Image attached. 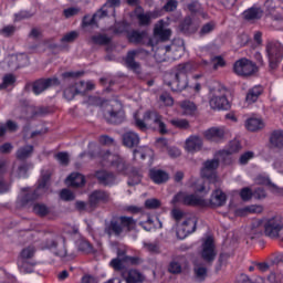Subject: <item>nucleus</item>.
<instances>
[{
	"mask_svg": "<svg viewBox=\"0 0 283 283\" xmlns=\"http://www.w3.org/2000/svg\"><path fill=\"white\" fill-rule=\"evenodd\" d=\"M104 118L109 125H120L125 123V111L118 102H115L104 111Z\"/></svg>",
	"mask_w": 283,
	"mask_h": 283,
	"instance_id": "39448f33",
	"label": "nucleus"
},
{
	"mask_svg": "<svg viewBox=\"0 0 283 283\" xmlns=\"http://www.w3.org/2000/svg\"><path fill=\"white\" fill-rule=\"evenodd\" d=\"M56 85H61L59 77L40 78L33 83L32 90L34 94L39 95Z\"/></svg>",
	"mask_w": 283,
	"mask_h": 283,
	"instance_id": "ddd939ff",
	"label": "nucleus"
},
{
	"mask_svg": "<svg viewBox=\"0 0 283 283\" xmlns=\"http://www.w3.org/2000/svg\"><path fill=\"white\" fill-rule=\"evenodd\" d=\"M242 149V146L240 145V142L238 140H232L229 144L228 149L223 150L226 156H231L232 154H238Z\"/></svg>",
	"mask_w": 283,
	"mask_h": 283,
	"instance_id": "49530a36",
	"label": "nucleus"
},
{
	"mask_svg": "<svg viewBox=\"0 0 283 283\" xmlns=\"http://www.w3.org/2000/svg\"><path fill=\"white\" fill-rule=\"evenodd\" d=\"M123 262H125L119 258L113 259L109 263V265L112 266V269H114V271H123V269H125V265H123Z\"/></svg>",
	"mask_w": 283,
	"mask_h": 283,
	"instance_id": "e2e57ef3",
	"label": "nucleus"
},
{
	"mask_svg": "<svg viewBox=\"0 0 283 283\" xmlns=\"http://www.w3.org/2000/svg\"><path fill=\"white\" fill-rule=\"evenodd\" d=\"M219 167V159L214 158L206 160L201 168V178H206L207 180H209L210 185H214V187H220V177H218V172H216Z\"/></svg>",
	"mask_w": 283,
	"mask_h": 283,
	"instance_id": "20e7f679",
	"label": "nucleus"
},
{
	"mask_svg": "<svg viewBox=\"0 0 283 283\" xmlns=\"http://www.w3.org/2000/svg\"><path fill=\"white\" fill-rule=\"evenodd\" d=\"M56 160H59L60 165H63L66 167V165H70V155L65 151L57 153L55 155Z\"/></svg>",
	"mask_w": 283,
	"mask_h": 283,
	"instance_id": "052dcab7",
	"label": "nucleus"
},
{
	"mask_svg": "<svg viewBox=\"0 0 283 283\" xmlns=\"http://www.w3.org/2000/svg\"><path fill=\"white\" fill-rule=\"evenodd\" d=\"M140 180H143V171L138 168H133L130 172V179L128 180L129 187H134V185H140Z\"/></svg>",
	"mask_w": 283,
	"mask_h": 283,
	"instance_id": "58836bf2",
	"label": "nucleus"
},
{
	"mask_svg": "<svg viewBox=\"0 0 283 283\" xmlns=\"http://www.w3.org/2000/svg\"><path fill=\"white\" fill-rule=\"evenodd\" d=\"M96 18L90 17V15H84L82 20V28H90V25H96Z\"/></svg>",
	"mask_w": 283,
	"mask_h": 283,
	"instance_id": "69168bd1",
	"label": "nucleus"
},
{
	"mask_svg": "<svg viewBox=\"0 0 283 283\" xmlns=\"http://www.w3.org/2000/svg\"><path fill=\"white\" fill-rule=\"evenodd\" d=\"M17 266L20 273H24V274L34 273L36 261L17 260Z\"/></svg>",
	"mask_w": 283,
	"mask_h": 283,
	"instance_id": "c756f323",
	"label": "nucleus"
},
{
	"mask_svg": "<svg viewBox=\"0 0 283 283\" xmlns=\"http://www.w3.org/2000/svg\"><path fill=\"white\" fill-rule=\"evenodd\" d=\"M140 54V50H132L128 51L125 57V65L128 70H132L135 74H143V66L139 62H136L138 55Z\"/></svg>",
	"mask_w": 283,
	"mask_h": 283,
	"instance_id": "2eb2a0df",
	"label": "nucleus"
},
{
	"mask_svg": "<svg viewBox=\"0 0 283 283\" xmlns=\"http://www.w3.org/2000/svg\"><path fill=\"white\" fill-rule=\"evenodd\" d=\"M240 197L243 202H249V200L253 198V190H251L249 187L242 188L240 191Z\"/></svg>",
	"mask_w": 283,
	"mask_h": 283,
	"instance_id": "bf43d9fd",
	"label": "nucleus"
},
{
	"mask_svg": "<svg viewBox=\"0 0 283 283\" xmlns=\"http://www.w3.org/2000/svg\"><path fill=\"white\" fill-rule=\"evenodd\" d=\"M147 38V32L145 31H132L130 33H128V41L130 43H135L136 45L143 43V40H145Z\"/></svg>",
	"mask_w": 283,
	"mask_h": 283,
	"instance_id": "4c0bfd02",
	"label": "nucleus"
},
{
	"mask_svg": "<svg viewBox=\"0 0 283 283\" xmlns=\"http://www.w3.org/2000/svg\"><path fill=\"white\" fill-rule=\"evenodd\" d=\"M283 281V274L280 272H271L268 275V282L270 283H282Z\"/></svg>",
	"mask_w": 283,
	"mask_h": 283,
	"instance_id": "680f3d73",
	"label": "nucleus"
},
{
	"mask_svg": "<svg viewBox=\"0 0 283 283\" xmlns=\"http://www.w3.org/2000/svg\"><path fill=\"white\" fill-rule=\"evenodd\" d=\"M192 271H193L195 282H205L207 280V275L209 274V271L207 270V265L198 261L193 263Z\"/></svg>",
	"mask_w": 283,
	"mask_h": 283,
	"instance_id": "412c9836",
	"label": "nucleus"
},
{
	"mask_svg": "<svg viewBox=\"0 0 283 283\" xmlns=\"http://www.w3.org/2000/svg\"><path fill=\"white\" fill-rule=\"evenodd\" d=\"M146 209H159L160 200L158 199H148L145 201Z\"/></svg>",
	"mask_w": 283,
	"mask_h": 283,
	"instance_id": "774afa93",
	"label": "nucleus"
},
{
	"mask_svg": "<svg viewBox=\"0 0 283 283\" xmlns=\"http://www.w3.org/2000/svg\"><path fill=\"white\" fill-rule=\"evenodd\" d=\"M80 33L78 31H71L61 39V43H74L76 39H78Z\"/></svg>",
	"mask_w": 283,
	"mask_h": 283,
	"instance_id": "09e8293b",
	"label": "nucleus"
},
{
	"mask_svg": "<svg viewBox=\"0 0 283 283\" xmlns=\"http://www.w3.org/2000/svg\"><path fill=\"white\" fill-rule=\"evenodd\" d=\"M33 212L40 218H45V216H50V209L44 203H34Z\"/></svg>",
	"mask_w": 283,
	"mask_h": 283,
	"instance_id": "a19ab883",
	"label": "nucleus"
},
{
	"mask_svg": "<svg viewBox=\"0 0 283 283\" xmlns=\"http://www.w3.org/2000/svg\"><path fill=\"white\" fill-rule=\"evenodd\" d=\"M264 233L268 238H277L280 231L283 229L282 216H275L265 221L263 224Z\"/></svg>",
	"mask_w": 283,
	"mask_h": 283,
	"instance_id": "6e6552de",
	"label": "nucleus"
},
{
	"mask_svg": "<svg viewBox=\"0 0 283 283\" xmlns=\"http://www.w3.org/2000/svg\"><path fill=\"white\" fill-rule=\"evenodd\" d=\"M140 137L138 134L129 130L123 134V145L128 148L138 147Z\"/></svg>",
	"mask_w": 283,
	"mask_h": 283,
	"instance_id": "393cba45",
	"label": "nucleus"
},
{
	"mask_svg": "<svg viewBox=\"0 0 283 283\" xmlns=\"http://www.w3.org/2000/svg\"><path fill=\"white\" fill-rule=\"evenodd\" d=\"M216 244L213 243V238L208 237L202 243L201 258L207 264H211L216 260Z\"/></svg>",
	"mask_w": 283,
	"mask_h": 283,
	"instance_id": "f8f14e48",
	"label": "nucleus"
},
{
	"mask_svg": "<svg viewBox=\"0 0 283 283\" xmlns=\"http://www.w3.org/2000/svg\"><path fill=\"white\" fill-rule=\"evenodd\" d=\"M179 106L182 111L184 116H193L198 112V106L189 99L179 102Z\"/></svg>",
	"mask_w": 283,
	"mask_h": 283,
	"instance_id": "c85d7f7f",
	"label": "nucleus"
},
{
	"mask_svg": "<svg viewBox=\"0 0 283 283\" xmlns=\"http://www.w3.org/2000/svg\"><path fill=\"white\" fill-rule=\"evenodd\" d=\"M136 219L133 217L122 216L111 221H105L104 223V233L112 238H120L123 233H130L136 229Z\"/></svg>",
	"mask_w": 283,
	"mask_h": 283,
	"instance_id": "f03ea898",
	"label": "nucleus"
},
{
	"mask_svg": "<svg viewBox=\"0 0 283 283\" xmlns=\"http://www.w3.org/2000/svg\"><path fill=\"white\" fill-rule=\"evenodd\" d=\"M78 14H81V8L78 7H71L63 10V17H65V19H72V17H76Z\"/></svg>",
	"mask_w": 283,
	"mask_h": 283,
	"instance_id": "8fccbe9b",
	"label": "nucleus"
},
{
	"mask_svg": "<svg viewBox=\"0 0 283 283\" xmlns=\"http://www.w3.org/2000/svg\"><path fill=\"white\" fill-rule=\"evenodd\" d=\"M145 123H150V125H157L159 133L167 134V125L163 123V115L158 114L156 111H146L144 113Z\"/></svg>",
	"mask_w": 283,
	"mask_h": 283,
	"instance_id": "4468645a",
	"label": "nucleus"
},
{
	"mask_svg": "<svg viewBox=\"0 0 283 283\" xmlns=\"http://www.w3.org/2000/svg\"><path fill=\"white\" fill-rule=\"evenodd\" d=\"M125 280L126 283H139L143 282V274L136 270H129Z\"/></svg>",
	"mask_w": 283,
	"mask_h": 283,
	"instance_id": "ea45409f",
	"label": "nucleus"
},
{
	"mask_svg": "<svg viewBox=\"0 0 283 283\" xmlns=\"http://www.w3.org/2000/svg\"><path fill=\"white\" fill-rule=\"evenodd\" d=\"M233 72L238 76H251L252 74H255V72H258V66L249 59L243 57L234 63Z\"/></svg>",
	"mask_w": 283,
	"mask_h": 283,
	"instance_id": "0eeeda50",
	"label": "nucleus"
},
{
	"mask_svg": "<svg viewBox=\"0 0 283 283\" xmlns=\"http://www.w3.org/2000/svg\"><path fill=\"white\" fill-rule=\"evenodd\" d=\"M148 176L155 185H165L169 180V172L163 169L151 168Z\"/></svg>",
	"mask_w": 283,
	"mask_h": 283,
	"instance_id": "6ab92c4d",
	"label": "nucleus"
},
{
	"mask_svg": "<svg viewBox=\"0 0 283 283\" xmlns=\"http://www.w3.org/2000/svg\"><path fill=\"white\" fill-rule=\"evenodd\" d=\"M197 224L198 220L196 219V217L190 216L186 218L180 224H178L177 238H179V240H185L187 235H191V233H195Z\"/></svg>",
	"mask_w": 283,
	"mask_h": 283,
	"instance_id": "9d476101",
	"label": "nucleus"
},
{
	"mask_svg": "<svg viewBox=\"0 0 283 283\" xmlns=\"http://www.w3.org/2000/svg\"><path fill=\"white\" fill-rule=\"evenodd\" d=\"M77 249L82 253H94V247L87 240L77 241Z\"/></svg>",
	"mask_w": 283,
	"mask_h": 283,
	"instance_id": "a18cd8bd",
	"label": "nucleus"
},
{
	"mask_svg": "<svg viewBox=\"0 0 283 283\" xmlns=\"http://www.w3.org/2000/svg\"><path fill=\"white\" fill-rule=\"evenodd\" d=\"M144 249L153 255H158L160 253V242H144Z\"/></svg>",
	"mask_w": 283,
	"mask_h": 283,
	"instance_id": "79ce46f5",
	"label": "nucleus"
},
{
	"mask_svg": "<svg viewBox=\"0 0 283 283\" xmlns=\"http://www.w3.org/2000/svg\"><path fill=\"white\" fill-rule=\"evenodd\" d=\"M171 125L174 127H177L178 129H189V120L187 119H172L170 120Z\"/></svg>",
	"mask_w": 283,
	"mask_h": 283,
	"instance_id": "13d9d810",
	"label": "nucleus"
},
{
	"mask_svg": "<svg viewBox=\"0 0 283 283\" xmlns=\"http://www.w3.org/2000/svg\"><path fill=\"white\" fill-rule=\"evenodd\" d=\"M66 180L71 187H83L85 185V176L78 172H72Z\"/></svg>",
	"mask_w": 283,
	"mask_h": 283,
	"instance_id": "f704fd0d",
	"label": "nucleus"
},
{
	"mask_svg": "<svg viewBox=\"0 0 283 283\" xmlns=\"http://www.w3.org/2000/svg\"><path fill=\"white\" fill-rule=\"evenodd\" d=\"M268 59L270 61L271 70H275L277 67V63L282 61L283 57V45L280 42H270L265 48Z\"/></svg>",
	"mask_w": 283,
	"mask_h": 283,
	"instance_id": "423d86ee",
	"label": "nucleus"
},
{
	"mask_svg": "<svg viewBox=\"0 0 283 283\" xmlns=\"http://www.w3.org/2000/svg\"><path fill=\"white\" fill-rule=\"evenodd\" d=\"M139 227L143 228L145 231H151L153 229H158L156 223H154V219H151V217H148L146 221H140Z\"/></svg>",
	"mask_w": 283,
	"mask_h": 283,
	"instance_id": "864d4df0",
	"label": "nucleus"
},
{
	"mask_svg": "<svg viewBox=\"0 0 283 283\" xmlns=\"http://www.w3.org/2000/svg\"><path fill=\"white\" fill-rule=\"evenodd\" d=\"M15 32L17 27L14 25H7L0 30V34L6 38L14 35Z\"/></svg>",
	"mask_w": 283,
	"mask_h": 283,
	"instance_id": "0e129e2a",
	"label": "nucleus"
},
{
	"mask_svg": "<svg viewBox=\"0 0 283 283\" xmlns=\"http://www.w3.org/2000/svg\"><path fill=\"white\" fill-rule=\"evenodd\" d=\"M203 136L207 138V140H211L212 143H220V140L224 138V130L219 127H212L207 129L203 133Z\"/></svg>",
	"mask_w": 283,
	"mask_h": 283,
	"instance_id": "b1692460",
	"label": "nucleus"
},
{
	"mask_svg": "<svg viewBox=\"0 0 283 283\" xmlns=\"http://www.w3.org/2000/svg\"><path fill=\"white\" fill-rule=\"evenodd\" d=\"M95 177L97 178L99 185H104L105 187H107V185H114V180H116V176L106 170L97 171Z\"/></svg>",
	"mask_w": 283,
	"mask_h": 283,
	"instance_id": "bb28decb",
	"label": "nucleus"
},
{
	"mask_svg": "<svg viewBox=\"0 0 283 283\" xmlns=\"http://www.w3.org/2000/svg\"><path fill=\"white\" fill-rule=\"evenodd\" d=\"M181 45L178 48L176 44L171 45H166L161 49H158V52H175V57L174 59H180L182 54H185V42L180 41Z\"/></svg>",
	"mask_w": 283,
	"mask_h": 283,
	"instance_id": "7c9ffc66",
	"label": "nucleus"
},
{
	"mask_svg": "<svg viewBox=\"0 0 283 283\" xmlns=\"http://www.w3.org/2000/svg\"><path fill=\"white\" fill-rule=\"evenodd\" d=\"M99 158H102L104 165H112V167H114V169H116V171L119 174L127 169L125 160L116 155L111 154L109 150H101Z\"/></svg>",
	"mask_w": 283,
	"mask_h": 283,
	"instance_id": "1a4fd4ad",
	"label": "nucleus"
},
{
	"mask_svg": "<svg viewBox=\"0 0 283 283\" xmlns=\"http://www.w3.org/2000/svg\"><path fill=\"white\" fill-rule=\"evenodd\" d=\"M155 36H158L160 41H169V36H171V31L169 29H165L163 24L156 25L154 29Z\"/></svg>",
	"mask_w": 283,
	"mask_h": 283,
	"instance_id": "c9c22d12",
	"label": "nucleus"
},
{
	"mask_svg": "<svg viewBox=\"0 0 283 283\" xmlns=\"http://www.w3.org/2000/svg\"><path fill=\"white\" fill-rule=\"evenodd\" d=\"M11 61H17L18 67H25V65H30V57H28V55L23 53L11 55Z\"/></svg>",
	"mask_w": 283,
	"mask_h": 283,
	"instance_id": "37998d69",
	"label": "nucleus"
},
{
	"mask_svg": "<svg viewBox=\"0 0 283 283\" xmlns=\"http://www.w3.org/2000/svg\"><path fill=\"white\" fill-rule=\"evenodd\" d=\"M76 87L71 85L64 90L63 96L66 101H74V96H76Z\"/></svg>",
	"mask_w": 283,
	"mask_h": 283,
	"instance_id": "4d7b16f0",
	"label": "nucleus"
},
{
	"mask_svg": "<svg viewBox=\"0 0 283 283\" xmlns=\"http://www.w3.org/2000/svg\"><path fill=\"white\" fill-rule=\"evenodd\" d=\"M214 188L216 189L212 192L209 201L210 207H212L213 209L218 207H224V205H227V195L218 187H214Z\"/></svg>",
	"mask_w": 283,
	"mask_h": 283,
	"instance_id": "a211bd4d",
	"label": "nucleus"
},
{
	"mask_svg": "<svg viewBox=\"0 0 283 283\" xmlns=\"http://www.w3.org/2000/svg\"><path fill=\"white\" fill-rule=\"evenodd\" d=\"M17 82V78L12 74L4 75L3 82L0 84V90H7V87L12 86Z\"/></svg>",
	"mask_w": 283,
	"mask_h": 283,
	"instance_id": "603ef678",
	"label": "nucleus"
},
{
	"mask_svg": "<svg viewBox=\"0 0 283 283\" xmlns=\"http://www.w3.org/2000/svg\"><path fill=\"white\" fill-rule=\"evenodd\" d=\"M174 205L180 203L187 207H202L205 200L198 198L196 195H187V192H179L172 199Z\"/></svg>",
	"mask_w": 283,
	"mask_h": 283,
	"instance_id": "9b49d317",
	"label": "nucleus"
},
{
	"mask_svg": "<svg viewBox=\"0 0 283 283\" xmlns=\"http://www.w3.org/2000/svg\"><path fill=\"white\" fill-rule=\"evenodd\" d=\"M180 30L184 32V34H191L192 32H196V29H193V24L191 22V18H185L180 24Z\"/></svg>",
	"mask_w": 283,
	"mask_h": 283,
	"instance_id": "c03bdc74",
	"label": "nucleus"
},
{
	"mask_svg": "<svg viewBox=\"0 0 283 283\" xmlns=\"http://www.w3.org/2000/svg\"><path fill=\"white\" fill-rule=\"evenodd\" d=\"M263 231H264V224H262V221L254 220V221H252L247 233H248L250 240H255V238H261Z\"/></svg>",
	"mask_w": 283,
	"mask_h": 283,
	"instance_id": "5701e85b",
	"label": "nucleus"
},
{
	"mask_svg": "<svg viewBox=\"0 0 283 283\" xmlns=\"http://www.w3.org/2000/svg\"><path fill=\"white\" fill-rule=\"evenodd\" d=\"M34 151V146L27 145L17 150V158L18 160H25L27 158H30L32 156V153Z\"/></svg>",
	"mask_w": 283,
	"mask_h": 283,
	"instance_id": "e433bc0d",
	"label": "nucleus"
},
{
	"mask_svg": "<svg viewBox=\"0 0 283 283\" xmlns=\"http://www.w3.org/2000/svg\"><path fill=\"white\" fill-rule=\"evenodd\" d=\"M245 127L249 132H260V129H264V122L260 118L251 117L247 119Z\"/></svg>",
	"mask_w": 283,
	"mask_h": 283,
	"instance_id": "473e14b6",
	"label": "nucleus"
},
{
	"mask_svg": "<svg viewBox=\"0 0 283 283\" xmlns=\"http://www.w3.org/2000/svg\"><path fill=\"white\" fill-rule=\"evenodd\" d=\"M270 145L276 149H282L283 147V130H273L270 136Z\"/></svg>",
	"mask_w": 283,
	"mask_h": 283,
	"instance_id": "72a5a7b5",
	"label": "nucleus"
},
{
	"mask_svg": "<svg viewBox=\"0 0 283 283\" xmlns=\"http://www.w3.org/2000/svg\"><path fill=\"white\" fill-rule=\"evenodd\" d=\"M178 8V1L176 0H168L164 6L165 12H174Z\"/></svg>",
	"mask_w": 283,
	"mask_h": 283,
	"instance_id": "338daca9",
	"label": "nucleus"
},
{
	"mask_svg": "<svg viewBox=\"0 0 283 283\" xmlns=\"http://www.w3.org/2000/svg\"><path fill=\"white\" fill-rule=\"evenodd\" d=\"M27 109L32 111L33 116H46V114H50V107L46 106H39L33 109L31 106H29Z\"/></svg>",
	"mask_w": 283,
	"mask_h": 283,
	"instance_id": "3c124183",
	"label": "nucleus"
},
{
	"mask_svg": "<svg viewBox=\"0 0 283 283\" xmlns=\"http://www.w3.org/2000/svg\"><path fill=\"white\" fill-rule=\"evenodd\" d=\"M264 93V87L262 85H256L248 91V94L245 96V102L249 105H252V103H255L260 96Z\"/></svg>",
	"mask_w": 283,
	"mask_h": 283,
	"instance_id": "cd10ccee",
	"label": "nucleus"
},
{
	"mask_svg": "<svg viewBox=\"0 0 283 283\" xmlns=\"http://www.w3.org/2000/svg\"><path fill=\"white\" fill-rule=\"evenodd\" d=\"M43 191L39 188H36L33 192L28 191V188H23L22 192L19 197V200L22 205V207H25L28 202H34V200H38L39 196H41Z\"/></svg>",
	"mask_w": 283,
	"mask_h": 283,
	"instance_id": "aec40b11",
	"label": "nucleus"
},
{
	"mask_svg": "<svg viewBox=\"0 0 283 283\" xmlns=\"http://www.w3.org/2000/svg\"><path fill=\"white\" fill-rule=\"evenodd\" d=\"M196 70L193 62H185L176 65L171 71L172 81L167 85L171 87L172 92H182L189 87V73Z\"/></svg>",
	"mask_w": 283,
	"mask_h": 283,
	"instance_id": "f257e3e1",
	"label": "nucleus"
},
{
	"mask_svg": "<svg viewBox=\"0 0 283 283\" xmlns=\"http://www.w3.org/2000/svg\"><path fill=\"white\" fill-rule=\"evenodd\" d=\"M230 91L220 82H212L209 85V105L211 109H231V103L227 96Z\"/></svg>",
	"mask_w": 283,
	"mask_h": 283,
	"instance_id": "7ed1b4c3",
	"label": "nucleus"
},
{
	"mask_svg": "<svg viewBox=\"0 0 283 283\" xmlns=\"http://www.w3.org/2000/svg\"><path fill=\"white\" fill-rule=\"evenodd\" d=\"M107 8H109V7L107 4H104L99 10H97L93 14L94 19H96V21H101V19H105V17H107V14H109V10Z\"/></svg>",
	"mask_w": 283,
	"mask_h": 283,
	"instance_id": "6e6d98bb",
	"label": "nucleus"
},
{
	"mask_svg": "<svg viewBox=\"0 0 283 283\" xmlns=\"http://www.w3.org/2000/svg\"><path fill=\"white\" fill-rule=\"evenodd\" d=\"M262 17H264V11L258 6H253L242 12V19L245 20L247 23H258Z\"/></svg>",
	"mask_w": 283,
	"mask_h": 283,
	"instance_id": "f3484780",
	"label": "nucleus"
},
{
	"mask_svg": "<svg viewBox=\"0 0 283 283\" xmlns=\"http://www.w3.org/2000/svg\"><path fill=\"white\" fill-rule=\"evenodd\" d=\"M109 200H111L109 192L105 190H95L90 195L88 205L91 209H96V207H98L101 202H103L104 205H107Z\"/></svg>",
	"mask_w": 283,
	"mask_h": 283,
	"instance_id": "dca6fc26",
	"label": "nucleus"
},
{
	"mask_svg": "<svg viewBox=\"0 0 283 283\" xmlns=\"http://www.w3.org/2000/svg\"><path fill=\"white\" fill-rule=\"evenodd\" d=\"M36 255V247L34 245H29L23 248L19 255L18 260H27V261H34L33 258Z\"/></svg>",
	"mask_w": 283,
	"mask_h": 283,
	"instance_id": "2f4dec72",
	"label": "nucleus"
},
{
	"mask_svg": "<svg viewBox=\"0 0 283 283\" xmlns=\"http://www.w3.org/2000/svg\"><path fill=\"white\" fill-rule=\"evenodd\" d=\"M88 43L90 45H109L112 36L107 35V33L97 32L90 36Z\"/></svg>",
	"mask_w": 283,
	"mask_h": 283,
	"instance_id": "4be33fe9",
	"label": "nucleus"
},
{
	"mask_svg": "<svg viewBox=\"0 0 283 283\" xmlns=\"http://www.w3.org/2000/svg\"><path fill=\"white\" fill-rule=\"evenodd\" d=\"M264 209L262 206H250L244 209L238 210L239 216H244V213H262Z\"/></svg>",
	"mask_w": 283,
	"mask_h": 283,
	"instance_id": "de8ad7c7",
	"label": "nucleus"
},
{
	"mask_svg": "<svg viewBox=\"0 0 283 283\" xmlns=\"http://www.w3.org/2000/svg\"><path fill=\"white\" fill-rule=\"evenodd\" d=\"M202 149V139L198 135H192L186 140L187 151H200Z\"/></svg>",
	"mask_w": 283,
	"mask_h": 283,
	"instance_id": "a878e982",
	"label": "nucleus"
},
{
	"mask_svg": "<svg viewBox=\"0 0 283 283\" xmlns=\"http://www.w3.org/2000/svg\"><path fill=\"white\" fill-rule=\"evenodd\" d=\"M168 271L172 275H178V274L182 273V265H180V263L177 261H171L169 263Z\"/></svg>",
	"mask_w": 283,
	"mask_h": 283,
	"instance_id": "5fc2aeb1",
	"label": "nucleus"
}]
</instances>
